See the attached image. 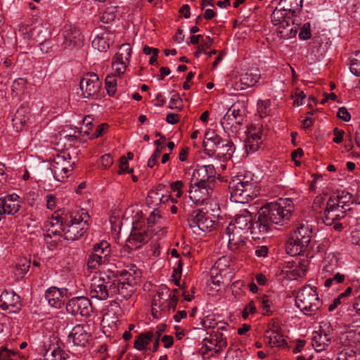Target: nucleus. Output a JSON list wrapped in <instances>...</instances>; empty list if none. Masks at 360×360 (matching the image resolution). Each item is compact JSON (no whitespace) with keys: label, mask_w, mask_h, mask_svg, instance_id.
Returning <instances> with one entry per match:
<instances>
[{"label":"nucleus","mask_w":360,"mask_h":360,"mask_svg":"<svg viewBox=\"0 0 360 360\" xmlns=\"http://www.w3.org/2000/svg\"><path fill=\"white\" fill-rule=\"evenodd\" d=\"M90 217L84 210L72 212L70 216L55 212L50 224L53 227L57 226L61 236L68 240H76L86 233L89 228Z\"/></svg>","instance_id":"nucleus-1"},{"label":"nucleus","mask_w":360,"mask_h":360,"mask_svg":"<svg viewBox=\"0 0 360 360\" xmlns=\"http://www.w3.org/2000/svg\"><path fill=\"white\" fill-rule=\"evenodd\" d=\"M230 199L236 203H248L258 194L257 182L250 172H240L229 182Z\"/></svg>","instance_id":"nucleus-2"},{"label":"nucleus","mask_w":360,"mask_h":360,"mask_svg":"<svg viewBox=\"0 0 360 360\" xmlns=\"http://www.w3.org/2000/svg\"><path fill=\"white\" fill-rule=\"evenodd\" d=\"M260 210L262 217H266L270 224L283 226L290 221L294 203L291 198H280L266 203Z\"/></svg>","instance_id":"nucleus-3"},{"label":"nucleus","mask_w":360,"mask_h":360,"mask_svg":"<svg viewBox=\"0 0 360 360\" xmlns=\"http://www.w3.org/2000/svg\"><path fill=\"white\" fill-rule=\"evenodd\" d=\"M179 290H170L165 285L159 287L152 302V315L155 319H160L166 317L169 311L174 310L177 302Z\"/></svg>","instance_id":"nucleus-4"},{"label":"nucleus","mask_w":360,"mask_h":360,"mask_svg":"<svg viewBox=\"0 0 360 360\" xmlns=\"http://www.w3.org/2000/svg\"><path fill=\"white\" fill-rule=\"evenodd\" d=\"M117 273L108 270L101 272L92 279L90 287V295L98 300H105L115 295Z\"/></svg>","instance_id":"nucleus-5"},{"label":"nucleus","mask_w":360,"mask_h":360,"mask_svg":"<svg viewBox=\"0 0 360 360\" xmlns=\"http://www.w3.org/2000/svg\"><path fill=\"white\" fill-rule=\"evenodd\" d=\"M312 236V229L307 224H300L294 231L287 244V252L292 256L306 250Z\"/></svg>","instance_id":"nucleus-6"},{"label":"nucleus","mask_w":360,"mask_h":360,"mask_svg":"<svg viewBox=\"0 0 360 360\" xmlns=\"http://www.w3.org/2000/svg\"><path fill=\"white\" fill-rule=\"evenodd\" d=\"M295 304L307 316L315 314L321 307L316 289L310 285L303 287L296 296Z\"/></svg>","instance_id":"nucleus-7"},{"label":"nucleus","mask_w":360,"mask_h":360,"mask_svg":"<svg viewBox=\"0 0 360 360\" xmlns=\"http://www.w3.org/2000/svg\"><path fill=\"white\" fill-rule=\"evenodd\" d=\"M245 110L239 105H233L221 119L220 124L229 136H235L240 130Z\"/></svg>","instance_id":"nucleus-8"},{"label":"nucleus","mask_w":360,"mask_h":360,"mask_svg":"<svg viewBox=\"0 0 360 360\" xmlns=\"http://www.w3.org/2000/svg\"><path fill=\"white\" fill-rule=\"evenodd\" d=\"M188 223L193 233L199 236L212 231L216 226L214 218L209 213L201 210L193 211L188 219Z\"/></svg>","instance_id":"nucleus-9"},{"label":"nucleus","mask_w":360,"mask_h":360,"mask_svg":"<svg viewBox=\"0 0 360 360\" xmlns=\"http://www.w3.org/2000/svg\"><path fill=\"white\" fill-rule=\"evenodd\" d=\"M349 210V205L343 200L342 196L330 197L325 207L324 223L330 225L335 220L344 217L345 212Z\"/></svg>","instance_id":"nucleus-10"},{"label":"nucleus","mask_w":360,"mask_h":360,"mask_svg":"<svg viewBox=\"0 0 360 360\" xmlns=\"http://www.w3.org/2000/svg\"><path fill=\"white\" fill-rule=\"evenodd\" d=\"M291 16L285 15V13L280 10H274L271 14V22L277 26L276 32L279 38L286 39L295 37L297 29L291 23Z\"/></svg>","instance_id":"nucleus-11"},{"label":"nucleus","mask_w":360,"mask_h":360,"mask_svg":"<svg viewBox=\"0 0 360 360\" xmlns=\"http://www.w3.org/2000/svg\"><path fill=\"white\" fill-rule=\"evenodd\" d=\"M74 162L71 161L69 153L58 155L51 164L53 176L58 181H63L69 176L73 169Z\"/></svg>","instance_id":"nucleus-12"},{"label":"nucleus","mask_w":360,"mask_h":360,"mask_svg":"<svg viewBox=\"0 0 360 360\" xmlns=\"http://www.w3.org/2000/svg\"><path fill=\"white\" fill-rule=\"evenodd\" d=\"M102 82L94 72L86 73L80 80L82 96L86 98H96L101 89Z\"/></svg>","instance_id":"nucleus-13"},{"label":"nucleus","mask_w":360,"mask_h":360,"mask_svg":"<svg viewBox=\"0 0 360 360\" xmlns=\"http://www.w3.org/2000/svg\"><path fill=\"white\" fill-rule=\"evenodd\" d=\"M115 273H117L115 295L118 293L126 300L131 297L134 292L135 277L127 270Z\"/></svg>","instance_id":"nucleus-14"},{"label":"nucleus","mask_w":360,"mask_h":360,"mask_svg":"<svg viewBox=\"0 0 360 360\" xmlns=\"http://www.w3.org/2000/svg\"><path fill=\"white\" fill-rule=\"evenodd\" d=\"M333 338V328L330 323L322 322L318 330L313 333L311 345L316 352L326 349Z\"/></svg>","instance_id":"nucleus-15"},{"label":"nucleus","mask_w":360,"mask_h":360,"mask_svg":"<svg viewBox=\"0 0 360 360\" xmlns=\"http://www.w3.org/2000/svg\"><path fill=\"white\" fill-rule=\"evenodd\" d=\"M212 185L210 184H198L190 182L188 196L195 205L203 204L213 195Z\"/></svg>","instance_id":"nucleus-16"},{"label":"nucleus","mask_w":360,"mask_h":360,"mask_svg":"<svg viewBox=\"0 0 360 360\" xmlns=\"http://www.w3.org/2000/svg\"><path fill=\"white\" fill-rule=\"evenodd\" d=\"M67 311L73 315L89 316L92 312V306L90 300L83 296L75 297L68 300L66 304Z\"/></svg>","instance_id":"nucleus-17"},{"label":"nucleus","mask_w":360,"mask_h":360,"mask_svg":"<svg viewBox=\"0 0 360 360\" xmlns=\"http://www.w3.org/2000/svg\"><path fill=\"white\" fill-rule=\"evenodd\" d=\"M129 44H123L120 46L112 62V68L117 75L123 74L127 68L131 53Z\"/></svg>","instance_id":"nucleus-18"},{"label":"nucleus","mask_w":360,"mask_h":360,"mask_svg":"<svg viewBox=\"0 0 360 360\" xmlns=\"http://www.w3.org/2000/svg\"><path fill=\"white\" fill-rule=\"evenodd\" d=\"M262 127L259 124H252L245 131V148L246 151L252 153L257 151L262 143Z\"/></svg>","instance_id":"nucleus-19"},{"label":"nucleus","mask_w":360,"mask_h":360,"mask_svg":"<svg viewBox=\"0 0 360 360\" xmlns=\"http://www.w3.org/2000/svg\"><path fill=\"white\" fill-rule=\"evenodd\" d=\"M63 43L65 49H72L82 45L80 30L72 25H65L63 29Z\"/></svg>","instance_id":"nucleus-20"},{"label":"nucleus","mask_w":360,"mask_h":360,"mask_svg":"<svg viewBox=\"0 0 360 360\" xmlns=\"http://www.w3.org/2000/svg\"><path fill=\"white\" fill-rule=\"evenodd\" d=\"M174 203H177L178 200L171 195L167 191L165 190L163 186H159L155 189L150 190L146 199V202L149 207H155L160 204H165L169 201Z\"/></svg>","instance_id":"nucleus-21"},{"label":"nucleus","mask_w":360,"mask_h":360,"mask_svg":"<svg viewBox=\"0 0 360 360\" xmlns=\"http://www.w3.org/2000/svg\"><path fill=\"white\" fill-rule=\"evenodd\" d=\"M0 309L9 313L18 312L21 309L20 296L14 291H4L0 295Z\"/></svg>","instance_id":"nucleus-22"},{"label":"nucleus","mask_w":360,"mask_h":360,"mask_svg":"<svg viewBox=\"0 0 360 360\" xmlns=\"http://www.w3.org/2000/svg\"><path fill=\"white\" fill-rule=\"evenodd\" d=\"M135 221L133 220L131 223V230L129 238L126 241V244L120 249L121 257L124 259V262H128L130 266L129 271H133L135 274V271L133 269L135 267L134 262V245L135 243Z\"/></svg>","instance_id":"nucleus-23"},{"label":"nucleus","mask_w":360,"mask_h":360,"mask_svg":"<svg viewBox=\"0 0 360 360\" xmlns=\"http://www.w3.org/2000/svg\"><path fill=\"white\" fill-rule=\"evenodd\" d=\"M215 175L216 170L212 165H202L193 171L191 182L212 185Z\"/></svg>","instance_id":"nucleus-24"},{"label":"nucleus","mask_w":360,"mask_h":360,"mask_svg":"<svg viewBox=\"0 0 360 360\" xmlns=\"http://www.w3.org/2000/svg\"><path fill=\"white\" fill-rule=\"evenodd\" d=\"M260 79V74L257 72H246L235 80L231 81L232 87L236 91L246 89L255 85Z\"/></svg>","instance_id":"nucleus-25"},{"label":"nucleus","mask_w":360,"mask_h":360,"mask_svg":"<svg viewBox=\"0 0 360 360\" xmlns=\"http://www.w3.org/2000/svg\"><path fill=\"white\" fill-rule=\"evenodd\" d=\"M245 233L236 230L235 226L229 225L226 229V238L228 240V246L232 251L242 250L245 245Z\"/></svg>","instance_id":"nucleus-26"},{"label":"nucleus","mask_w":360,"mask_h":360,"mask_svg":"<svg viewBox=\"0 0 360 360\" xmlns=\"http://www.w3.org/2000/svg\"><path fill=\"white\" fill-rule=\"evenodd\" d=\"M20 209V201L17 194L13 193L0 198V210L3 215H14L19 212Z\"/></svg>","instance_id":"nucleus-27"},{"label":"nucleus","mask_w":360,"mask_h":360,"mask_svg":"<svg viewBox=\"0 0 360 360\" xmlns=\"http://www.w3.org/2000/svg\"><path fill=\"white\" fill-rule=\"evenodd\" d=\"M68 289L58 288L55 286L49 288L45 292V299L49 304L55 308H60L64 303V297H67Z\"/></svg>","instance_id":"nucleus-28"},{"label":"nucleus","mask_w":360,"mask_h":360,"mask_svg":"<svg viewBox=\"0 0 360 360\" xmlns=\"http://www.w3.org/2000/svg\"><path fill=\"white\" fill-rule=\"evenodd\" d=\"M270 223L266 217L261 215V210L258 212V219L255 222H251L250 232L254 239H259L270 230Z\"/></svg>","instance_id":"nucleus-29"},{"label":"nucleus","mask_w":360,"mask_h":360,"mask_svg":"<svg viewBox=\"0 0 360 360\" xmlns=\"http://www.w3.org/2000/svg\"><path fill=\"white\" fill-rule=\"evenodd\" d=\"M339 266V257L330 252L326 255L321 265L320 275L321 278L331 276Z\"/></svg>","instance_id":"nucleus-30"},{"label":"nucleus","mask_w":360,"mask_h":360,"mask_svg":"<svg viewBox=\"0 0 360 360\" xmlns=\"http://www.w3.org/2000/svg\"><path fill=\"white\" fill-rule=\"evenodd\" d=\"M89 334L84 329V326L77 324L72 328L68 335V339L74 345L84 347L87 343Z\"/></svg>","instance_id":"nucleus-31"},{"label":"nucleus","mask_w":360,"mask_h":360,"mask_svg":"<svg viewBox=\"0 0 360 360\" xmlns=\"http://www.w3.org/2000/svg\"><path fill=\"white\" fill-rule=\"evenodd\" d=\"M252 221V216L251 213L244 210L236 214L234 221H231L229 225H233L236 231L245 233L249 231Z\"/></svg>","instance_id":"nucleus-32"},{"label":"nucleus","mask_w":360,"mask_h":360,"mask_svg":"<svg viewBox=\"0 0 360 360\" xmlns=\"http://www.w3.org/2000/svg\"><path fill=\"white\" fill-rule=\"evenodd\" d=\"M115 36L112 32H103L98 34L92 41V47L100 52H105L114 43Z\"/></svg>","instance_id":"nucleus-33"},{"label":"nucleus","mask_w":360,"mask_h":360,"mask_svg":"<svg viewBox=\"0 0 360 360\" xmlns=\"http://www.w3.org/2000/svg\"><path fill=\"white\" fill-rule=\"evenodd\" d=\"M303 0H281L275 10L283 11L285 15L294 16L302 10Z\"/></svg>","instance_id":"nucleus-34"},{"label":"nucleus","mask_w":360,"mask_h":360,"mask_svg":"<svg viewBox=\"0 0 360 360\" xmlns=\"http://www.w3.org/2000/svg\"><path fill=\"white\" fill-rule=\"evenodd\" d=\"M341 342L345 347L352 348L355 344L360 343V327L351 328L340 336Z\"/></svg>","instance_id":"nucleus-35"},{"label":"nucleus","mask_w":360,"mask_h":360,"mask_svg":"<svg viewBox=\"0 0 360 360\" xmlns=\"http://www.w3.org/2000/svg\"><path fill=\"white\" fill-rule=\"evenodd\" d=\"M265 340L271 347H281L285 343L283 336L278 331V328L274 326L266 331Z\"/></svg>","instance_id":"nucleus-36"},{"label":"nucleus","mask_w":360,"mask_h":360,"mask_svg":"<svg viewBox=\"0 0 360 360\" xmlns=\"http://www.w3.org/2000/svg\"><path fill=\"white\" fill-rule=\"evenodd\" d=\"M204 345L207 351H213L218 353L227 345L226 338L222 334L216 335L215 338L210 340H205Z\"/></svg>","instance_id":"nucleus-37"},{"label":"nucleus","mask_w":360,"mask_h":360,"mask_svg":"<svg viewBox=\"0 0 360 360\" xmlns=\"http://www.w3.org/2000/svg\"><path fill=\"white\" fill-rule=\"evenodd\" d=\"M110 244L105 240H102L100 243H95L92 248V252L94 254L102 256V258L108 262L109 261L108 257L110 256Z\"/></svg>","instance_id":"nucleus-38"},{"label":"nucleus","mask_w":360,"mask_h":360,"mask_svg":"<svg viewBox=\"0 0 360 360\" xmlns=\"http://www.w3.org/2000/svg\"><path fill=\"white\" fill-rule=\"evenodd\" d=\"M257 302L262 309L264 315H269L273 312V302L269 295H262L257 297Z\"/></svg>","instance_id":"nucleus-39"},{"label":"nucleus","mask_w":360,"mask_h":360,"mask_svg":"<svg viewBox=\"0 0 360 360\" xmlns=\"http://www.w3.org/2000/svg\"><path fill=\"white\" fill-rule=\"evenodd\" d=\"M216 150L222 155L231 156L235 150V147L231 141L221 139L219 143H217Z\"/></svg>","instance_id":"nucleus-40"},{"label":"nucleus","mask_w":360,"mask_h":360,"mask_svg":"<svg viewBox=\"0 0 360 360\" xmlns=\"http://www.w3.org/2000/svg\"><path fill=\"white\" fill-rule=\"evenodd\" d=\"M230 266L231 262L229 258L226 257H221L214 263L212 269V273L215 271H219V274L222 276L228 273Z\"/></svg>","instance_id":"nucleus-41"},{"label":"nucleus","mask_w":360,"mask_h":360,"mask_svg":"<svg viewBox=\"0 0 360 360\" xmlns=\"http://www.w3.org/2000/svg\"><path fill=\"white\" fill-rule=\"evenodd\" d=\"M153 333L148 331L140 334L136 338V349L145 350L153 338Z\"/></svg>","instance_id":"nucleus-42"},{"label":"nucleus","mask_w":360,"mask_h":360,"mask_svg":"<svg viewBox=\"0 0 360 360\" xmlns=\"http://www.w3.org/2000/svg\"><path fill=\"white\" fill-rule=\"evenodd\" d=\"M108 261L105 259H103L102 258V256L97 255L96 254H94L93 252L90 253L89 255L88 259H87V266L89 269H98L101 265L107 263Z\"/></svg>","instance_id":"nucleus-43"},{"label":"nucleus","mask_w":360,"mask_h":360,"mask_svg":"<svg viewBox=\"0 0 360 360\" xmlns=\"http://www.w3.org/2000/svg\"><path fill=\"white\" fill-rule=\"evenodd\" d=\"M203 145L205 147L215 146L219 143L221 138L212 130H207L205 133Z\"/></svg>","instance_id":"nucleus-44"},{"label":"nucleus","mask_w":360,"mask_h":360,"mask_svg":"<svg viewBox=\"0 0 360 360\" xmlns=\"http://www.w3.org/2000/svg\"><path fill=\"white\" fill-rule=\"evenodd\" d=\"M323 278L325 279L323 283L324 286L326 288H330L334 285L335 284L343 283L345 279V276L340 273H335L332 276H328L326 278Z\"/></svg>","instance_id":"nucleus-45"},{"label":"nucleus","mask_w":360,"mask_h":360,"mask_svg":"<svg viewBox=\"0 0 360 360\" xmlns=\"http://www.w3.org/2000/svg\"><path fill=\"white\" fill-rule=\"evenodd\" d=\"M349 70L357 77H360V51H356L350 60Z\"/></svg>","instance_id":"nucleus-46"},{"label":"nucleus","mask_w":360,"mask_h":360,"mask_svg":"<svg viewBox=\"0 0 360 360\" xmlns=\"http://www.w3.org/2000/svg\"><path fill=\"white\" fill-rule=\"evenodd\" d=\"M116 18V8L115 7H108L103 13L101 16V21L103 23L108 24L115 20Z\"/></svg>","instance_id":"nucleus-47"},{"label":"nucleus","mask_w":360,"mask_h":360,"mask_svg":"<svg viewBox=\"0 0 360 360\" xmlns=\"http://www.w3.org/2000/svg\"><path fill=\"white\" fill-rule=\"evenodd\" d=\"M107 93L109 96H113L116 92L117 81L112 75H108L105 79Z\"/></svg>","instance_id":"nucleus-48"},{"label":"nucleus","mask_w":360,"mask_h":360,"mask_svg":"<svg viewBox=\"0 0 360 360\" xmlns=\"http://www.w3.org/2000/svg\"><path fill=\"white\" fill-rule=\"evenodd\" d=\"M335 360H356V352L352 348L345 347L338 352Z\"/></svg>","instance_id":"nucleus-49"},{"label":"nucleus","mask_w":360,"mask_h":360,"mask_svg":"<svg viewBox=\"0 0 360 360\" xmlns=\"http://www.w3.org/2000/svg\"><path fill=\"white\" fill-rule=\"evenodd\" d=\"M52 236H61L60 231L58 230L57 226L53 227L51 224V228L49 229L47 233L44 235V240L46 243H50L51 245L56 246L57 244L56 240H51Z\"/></svg>","instance_id":"nucleus-50"},{"label":"nucleus","mask_w":360,"mask_h":360,"mask_svg":"<svg viewBox=\"0 0 360 360\" xmlns=\"http://www.w3.org/2000/svg\"><path fill=\"white\" fill-rule=\"evenodd\" d=\"M25 108H20L15 113L12 121L13 125L16 126V127H18V125L23 126L24 124H25L27 118L25 116Z\"/></svg>","instance_id":"nucleus-51"},{"label":"nucleus","mask_w":360,"mask_h":360,"mask_svg":"<svg viewBox=\"0 0 360 360\" xmlns=\"http://www.w3.org/2000/svg\"><path fill=\"white\" fill-rule=\"evenodd\" d=\"M150 233L148 230L136 231V249L141 245L147 243L150 239Z\"/></svg>","instance_id":"nucleus-52"},{"label":"nucleus","mask_w":360,"mask_h":360,"mask_svg":"<svg viewBox=\"0 0 360 360\" xmlns=\"http://www.w3.org/2000/svg\"><path fill=\"white\" fill-rule=\"evenodd\" d=\"M117 320V317L114 316V313L108 310V311L103 314L101 322L104 326L107 325L108 327L112 328L116 326Z\"/></svg>","instance_id":"nucleus-53"},{"label":"nucleus","mask_w":360,"mask_h":360,"mask_svg":"<svg viewBox=\"0 0 360 360\" xmlns=\"http://www.w3.org/2000/svg\"><path fill=\"white\" fill-rule=\"evenodd\" d=\"M155 143L158 145L157 148L148 161V166L150 168H153L158 163L162 148V146H160L159 140L156 141Z\"/></svg>","instance_id":"nucleus-54"},{"label":"nucleus","mask_w":360,"mask_h":360,"mask_svg":"<svg viewBox=\"0 0 360 360\" xmlns=\"http://www.w3.org/2000/svg\"><path fill=\"white\" fill-rule=\"evenodd\" d=\"M271 105V101L269 100L259 101L258 102V113L261 117H265L269 115L268 108Z\"/></svg>","instance_id":"nucleus-55"},{"label":"nucleus","mask_w":360,"mask_h":360,"mask_svg":"<svg viewBox=\"0 0 360 360\" xmlns=\"http://www.w3.org/2000/svg\"><path fill=\"white\" fill-rule=\"evenodd\" d=\"M350 241L353 245L360 247V224L352 228L351 230Z\"/></svg>","instance_id":"nucleus-56"},{"label":"nucleus","mask_w":360,"mask_h":360,"mask_svg":"<svg viewBox=\"0 0 360 360\" xmlns=\"http://www.w3.org/2000/svg\"><path fill=\"white\" fill-rule=\"evenodd\" d=\"M184 187V183L182 181H176L170 184V188L172 192L174 193L176 198H179L183 195L182 188Z\"/></svg>","instance_id":"nucleus-57"},{"label":"nucleus","mask_w":360,"mask_h":360,"mask_svg":"<svg viewBox=\"0 0 360 360\" xmlns=\"http://www.w3.org/2000/svg\"><path fill=\"white\" fill-rule=\"evenodd\" d=\"M257 312L256 305L254 301H250L242 311V317L246 319L250 315L255 314Z\"/></svg>","instance_id":"nucleus-58"},{"label":"nucleus","mask_w":360,"mask_h":360,"mask_svg":"<svg viewBox=\"0 0 360 360\" xmlns=\"http://www.w3.org/2000/svg\"><path fill=\"white\" fill-rule=\"evenodd\" d=\"M30 264V261L26 258L21 259L16 267L18 274H25L29 271Z\"/></svg>","instance_id":"nucleus-59"},{"label":"nucleus","mask_w":360,"mask_h":360,"mask_svg":"<svg viewBox=\"0 0 360 360\" xmlns=\"http://www.w3.org/2000/svg\"><path fill=\"white\" fill-rule=\"evenodd\" d=\"M212 44V40L210 37H207L206 41L202 43L201 45L198 46L196 51L195 52V56L199 58L200 55L203 53H206L205 50L207 48L210 47Z\"/></svg>","instance_id":"nucleus-60"},{"label":"nucleus","mask_w":360,"mask_h":360,"mask_svg":"<svg viewBox=\"0 0 360 360\" xmlns=\"http://www.w3.org/2000/svg\"><path fill=\"white\" fill-rule=\"evenodd\" d=\"M182 101L178 94H174L169 100V107L172 109H180Z\"/></svg>","instance_id":"nucleus-61"},{"label":"nucleus","mask_w":360,"mask_h":360,"mask_svg":"<svg viewBox=\"0 0 360 360\" xmlns=\"http://www.w3.org/2000/svg\"><path fill=\"white\" fill-rule=\"evenodd\" d=\"M143 51L146 55H150L152 53V56L150 58V64H153L157 60V56L158 53V49H152L148 46H145L143 47Z\"/></svg>","instance_id":"nucleus-62"},{"label":"nucleus","mask_w":360,"mask_h":360,"mask_svg":"<svg viewBox=\"0 0 360 360\" xmlns=\"http://www.w3.org/2000/svg\"><path fill=\"white\" fill-rule=\"evenodd\" d=\"M119 167H120L119 174H122L125 172H127L129 174H132L134 172L133 168L128 169V161H127V159L124 156H122L120 158Z\"/></svg>","instance_id":"nucleus-63"},{"label":"nucleus","mask_w":360,"mask_h":360,"mask_svg":"<svg viewBox=\"0 0 360 360\" xmlns=\"http://www.w3.org/2000/svg\"><path fill=\"white\" fill-rule=\"evenodd\" d=\"M25 84V81L23 79L19 78L15 79L12 86V91H17V94L23 91L24 86Z\"/></svg>","instance_id":"nucleus-64"}]
</instances>
